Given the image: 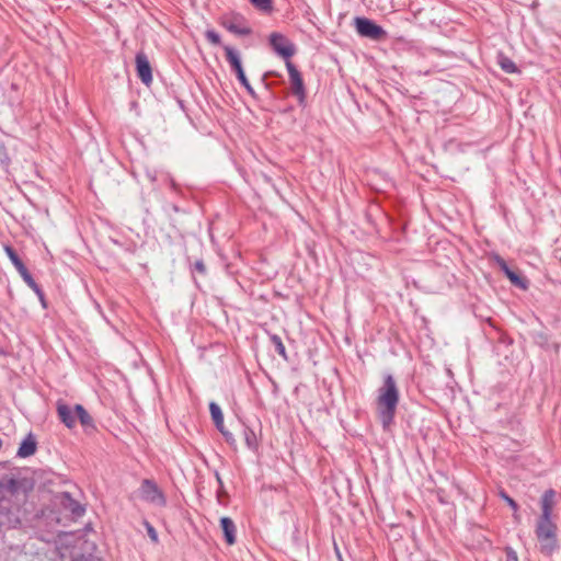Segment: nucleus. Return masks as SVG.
I'll use <instances>...</instances> for the list:
<instances>
[{"label": "nucleus", "mask_w": 561, "mask_h": 561, "mask_svg": "<svg viewBox=\"0 0 561 561\" xmlns=\"http://www.w3.org/2000/svg\"><path fill=\"white\" fill-rule=\"evenodd\" d=\"M171 185H172V187H175V183L173 180H171Z\"/></svg>", "instance_id": "obj_33"}, {"label": "nucleus", "mask_w": 561, "mask_h": 561, "mask_svg": "<svg viewBox=\"0 0 561 561\" xmlns=\"http://www.w3.org/2000/svg\"><path fill=\"white\" fill-rule=\"evenodd\" d=\"M268 41L271 47L279 57L284 58L286 62L290 61L296 53V47L291 41L280 33H272Z\"/></svg>", "instance_id": "obj_6"}, {"label": "nucleus", "mask_w": 561, "mask_h": 561, "mask_svg": "<svg viewBox=\"0 0 561 561\" xmlns=\"http://www.w3.org/2000/svg\"><path fill=\"white\" fill-rule=\"evenodd\" d=\"M195 271L199 272L201 274H204L206 272V267L203 263V261H196L194 263Z\"/></svg>", "instance_id": "obj_31"}, {"label": "nucleus", "mask_w": 561, "mask_h": 561, "mask_svg": "<svg viewBox=\"0 0 561 561\" xmlns=\"http://www.w3.org/2000/svg\"><path fill=\"white\" fill-rule=\"evenodd\" d=\"M72 561H94V559L92 557L80 556L75 558Z\"/></svg>", "instance_id": "obj_32"}, {"label": "nucleus", "mask_w": 561, "mask_h": 561, "mask_svg": "<svg viewBox=\"0 0 561 561\" xmlns=\"http://www.w3.org/2000/svg\"><path fill=\"white\" fill-rule=\"evenodd\" d=\"M5 254L10 259L11 263L14 265L18 272L24 270L26 266L22 262V260L19 257L14 249L10 245L3 247Z\"/></svg>", "instance_id": "obj_17"}, {"label": "nucleus", "mask_w": 561, "mask_h": 561, "mask_svg": "<svg viewBox=\"0 0 561 561\" xmlns=\"http://www.w3.org/2000/svg\"><path fill=\"white\" fill-rule=\"evenodd\" d=\"M224 49L226 53V59L229 62L231 70L236 73L239 82L251 95H254V90L244 73L239 51L230 46H225Z\"/></svg>", "instance_id": "obj_4"}, {"label": "nucleus", "mask_w": 561, "mask_h": 561, "mask_svg": "<svg viewBox=\"0 0 561 561\" xmlns=\"http://www.w3.org/2000/svg\"><path fill=\"white\" fill-rule=\"evenodd\" d=\"M205 37L213 45H220L221 43L220 35L215 30H207L205 32Z\"/></svg>", "instance_id": "obj_22"}, {"label": "nucleus", "mask_w": 561, "mask_h": 561, "mask_svg": "<svg viewBox=\"0 0 561 561\" xmlns=\"http://www.w3.org/2000/svg\"><path fill=\"white\" fill-rule=\"evenodd\" d=\"M145 527H146V530H147V534L149 536V538L154 542L157 543L158 542V533L157 530L154 529V527L147 520H145L144 523Z\"/></svg>", "instance_id": "obj_25"}, {"label": "nucleus", "mask_w": 561, "mask_h": 561, "mask_svg": "<svg viewBox=\"0 0 561 561\" xmlns=\"http://www.w3.org/2000/svg\"><path fill=\"white\" fill-rule=\"evenodd\" d=\"M57 414L59 420L67 426L68 428H73L77 423V414L75 411V407H70L65 402H57Z\"/></svg>", "instance_id": "obj_10"}, {"label": "nucleus", "mask_w": 561, "mask_h": 561, "mask_svg": "<svg viewBox=\"0 0 561 561\" xmlns=\"http://www.w3.org/2000/svg\"><path fill=\"white\" fill-rule=\"evenodd\" d=\"M36 448H37L36 440L34 439L32 434H30L26 438H24L22 440L16 455L20 458H27L35 454Z\"/></svg>", "instance_id": "obj_12"}, {"label": "nucleus", "mask_w": 561, "mask_h": 561, "mask_svg": "<svg viewBox=\"0 0 561 561\" xmlns=\"http://www.w3.org/2000/svg\"><path fill=\"white\" fill-rule=\"evenodd\" d=\"M209 411L211 415V420L218 431L225 428L224 424V414L220 407L216 402L209 403Z\"/></svg>", "instance_id": "obj_13"}, {"label": "nucleus", "mask_w": 561, "mask_h": 561, "mask_svg": "<svg viewBox=\"0 0 561 561\" xmlns=\"http://www.w3.org/2000/svg\"><path fill=\"white\" fill-rule=\"evenodd\" d=\"M245 443L250 448L255 446V434L251 430L244 431Z\"/></svg>", "instance_id": "obj_27"}, {"label": "nucleus", "mask_w": 561, "mask_h": 561, "mask_svg": "<svg viewBox=\"0 0 561 561\" xmlns=\"http://www.w3.org/2000/svg\"><path fill=\"white\" fill-rule=\"evenodd\" d=\"M19 274L21 275V277L23 278V280L32 288L34 289L36 293H39V288H38V285L36 284V282L34 280V278L32 277V275L30 274L28 270L25 267L24 270L20 271Z\"/></svg>", "instance_id": "obj_19"}, {"label": "nucleus", "mask_w": 561, "mask_h": 561, "mask_svg": "<svg viewBox=\"0 0 561 561\" xmlns=\"http://www.w3.org/2000/svg\"><path fill=\"white\" fill-rule=\"evenodd\" d=\"M496 262L505 275H507V273H510L512 271L502 257L497 256Z\"/></svg>", "instance_id": "obj_29"}, {"label": "nucleus", "mask_w": 561, "mask_h": 561, "mask_svg": "<svg viewBox=\"0 0 561 561\" xmlns=\"http://www.w3.org/2000/svg\"><path fill=\"white\" fill-rule=\"evenodd\" d=\"M219 432L222 434V436L225 437L226 442H227L229 445L233 446V445L236 444L234 436L232 435V433H230L229 431H227V430H226V427H225V428H222V430H220Z\"/></svg>", "instance_id": "obj_28"}, {"label": "nucleus", "mask_w": 561, "mask_h": 561, "mask_svg": "<svg viewBox=\"0 0 561 561\" xmlns=\"http://www.w3.org/2000/svg\"><path fill=\"white\" fill-rule=\"evenodd\" d=\"M500 496L510 505V507L516 512L518 510L517 503L504 491L500 492Z\"/></svg>", "instance_id": "obj_26"}, {"label": "nucleus", "mask_w": 561, "mask_h": 561, "mask_svg": "<svg viewBox=\"0 0 561 561\" xmlns=\"http://www.w3.org/2000/svg\"><path fill=\"white\" fill-rule=\"evenodd\" d=\"M500 561H518V558L513 549L507 548L501 553Z\"/></svg>", "instance_id": "obj_23"}, {"label": "nucleus", "mask_w": 561, "mask_h": 561, "mask_svg": "<svg viewBox=\"0 0 561 561\" xmlns=\"http://www.w3.org/2000/svg\"><path fill=\"white\" fill-rule=\"evenodd\" d=\"M554 491L547 490L541 496V515L536 524V538L540 552L551 556L558 549L557 525L552 520Z\"/></svg>", "instance_id": "obj_1"}, {"label": "nucleus", "mask_w": 561, "mask_h": 561, "mask_svg": "<svg viewBox=\"0 0 561 561\" xmlns=\"http://www.w3.org/2000/svg\"><path fill=\"white\" fill-rule=\"evenodd\" d=\"M221 24L227 31L236 35H249L251 33V30L245 25L243 18L239 14L225 16Z\"/></svg>", "instance_id": "obj_8"}, {"label": "nucleus", "mask_w": 561, "mask_h": 561, "mask_svg": "<svg viewBox=\"0 0 561 561\" xmlns=\"http://www.w3.org/2000/svg\"><path fill=\"white\" fill-rule=\"evenodd\" d=\"M220 526L224 531L225 540L229 546L236 542V525L230 517H221Z\"/></svg>", "instance_id": "obj_11"}, {"label": "nucleus", "mask_w": 561, "mask_h": 561, "mask_svg": "<svg viewBox=\"0 0 561 561\" xmlns=\"http://www.w3.org/2000/svg\"><path fill=\"white\" fill-rule=\"evenodd\" d=\"M139 496L142 501L159 507L167 505V499L158 484L150 479L142 480L139 488Z\"/></svg>", "instance_id": "obj_3"}, {"label": "nucleus", "mask_w": 561, "mask_h": 561, "mask_svg": "<svg viewBox=\"0 0 561 561\" xmlns=\"http://www.w3.org/2000/svg\"><path fill=\"white\" fill-rule=\"evenodd\" d=\"M496 262L505 275H507V273H510L512 271L502 257L497 256Z\"/></svg>", "instance_id": "obj_30"}, {"label": "nucleus", "mask_w": 561, "mask_h": 561, "mask_svg": "<svg viewBox=\"0 0 561 561\" xmlns=\"http://www.w3.org/2000/svg\"><path fill=\"white\" fill-rule=\"evenodd\" d=\"M136 69L141 82L146 85H149L152 82L151 66L148 57L142 51H139L136 55Z\"/></svg>", "instance_id": "obj_9"}, {"label": "nucleus", "mask_w": 561, "mask_h": 561, "mask_svg": "<svg viewBox=\"0 0 561 561\" xmlns=\"http://www.w3.org/2000/svg\"><path fill=\"white\" fill-rule=\"evenodd\" d=\"M497 61H499L501 69L503 71H505L506 73L518 72V68L515 65V62L511 58L506 57L505 55L500 54L497 57Z\"/></svg>", "instance_id": "obj_16"}, {"label": "nucleus", "mask_w": 561, "mask_h": 561, "mask_svg": "<svg viewBox=\"0 0 561 561\" xmlns=\"http://www.w3.org/2000/svg\"><path fill=\"white\" fill-rule=\"evenodd\" d=\"M354 25L356 32L362 37L373 41H380L387 37V32L380 25L367 18L356 16L354 19Z\"/></svg>", "instance_id": "obj_5"}, {"label": "nucleus", "mask_w": 561, "mask_h": 561, "mask_svg": "<svg viewBox=\"0 0 561 561\" xmlns=\"http://www.w3.org/2000/svg\"><path fill=\"white\" fill-rule=\"evenodd\" d=\"M507 278L516 286L525 288L526 284L523 278H520L515 272L511 271L507 273Z\"/></svg>", "instance_id": "obj_24"}, {"label": "nucleus", "mask_w": 561, "mask_h": 561, "mask_svg": "<svg viewBox=\"0 0 561 561\" xmlns=\"http://www.w3.org/2000/svg\"><path fill=\"white\" fill-rule=\"evenodd\" d=\"M10 164V158L7 153L5 147L0 142V167L3 170H8Z\"/></svg>", "instance_id": "obj_21"}, {"label": "nucleus", "mask_w": 561, "mask_h": 561, "mask_svg": "<svg viewBox=\"0 0 561 561\" xmlns=\"http://www.w3.org/2000/svg\"><path fill=\"white\" fill-rule=\"evenodd\" d=\"M286 69L288 71L293 93L298 98L299 102L302 103L306 99V90L301 75L291 61L286 62Z\"/></svg>", "instance_id": "obj_7"}, {"label": "nucleus", "mask_w": 561, "mask_h": 561, "mask_svg": "<svg viewBox=\"0 0 561 561\" xmlns=\"http://www.w3.org/2000/svg\"><path fill=\"white\" fill-rule=\"evenodd\" d=\"M251 3L263 12H270L272 10V0H250Z\"/></svg>", "instance_id": "obj_20"}, {"label": "nucleus", "mask_w": 561, "mask_h": 561, "mask_svg": "<svg viewBox=\"0 0 561 561\" xmlns=\"http://www.w3.org/2000/svg\"><path fill=\"white\" fill-rule=\"evenodd\" d=\"M75 411L77 414V419H79V421L83 427H93L92 417L90 416L88 411L81 404H76Z\"/></svg>", "instance_id": "obj_15"}, {"label": "nucleus", "mask_w": 561, "mask_h": 561, "mask_svg": "<svg viewBox=\"0 0 561 561\" xmlns=\"http://www.w3.org/2000/svg\"><path fill=\"white\" fill-rule=\"evenodd\" d=\"M400 392L392 375L383 377L382 386L377 391V413L383 430H388L394 420Z\"/></svg>", "instance_id": "obj_2"}, {"label": "nucleus", "mask_w": 561, "mask_h": 561, "mask_svg": "<svg viewBox=\"0 0 561 561\" xmlns=\"http://www.w3.org/2000/svg\"><path fill=\"white\" fill-rule=\"evenodd\" d=\"M64 497L66 500V502H64V505L76 516H81L84 514V507L79 503L77 502L76 500H73L69 493H65L64 494Z\"/></svg>", "instance_id": "obj_14"}, {"label": "nucleus", "mask_w": 561, "mask_h": 561, "mask_svg": "<svg viewBox=\"0 0 561 561\" xmlns=\"http://www.w3.org/2000/svg\"><path fill=\"white\" fill-rule=\"evenodd\" d=\"M271 342L273 343L274 347H275V351L284 358V359H287V354H286V348H285V345L283 344V341L282 339L276 335V334H273L271 335Z\"/></svg>", "instance_id": "obj_18"}]
</instances>
